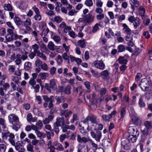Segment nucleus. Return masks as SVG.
<instances>
[{"label": "nucleus", "instance_id": "c9c22d12", "mask_svg": "<svg viewBox=\"0 0 152 152\" xmlns=\"http://www.w3.org/2000/svg\"><path fill=\"white\" fill-rule=\"evenodd\" d=\"M102 118L103 121H110V118H111V117L108 115H104L102 116Z\"/></svg>", "mask_w": 152, "mask_h": 152}, {"label": "nucleus", "instance_id": "0e129e2a", "mask_svg": "<svg viewBox=\"0 0 152 152\" xmlns=\"http://www.w3.org/2000/svg\"><path fill=\"white\" fill-rule=\"evenodd\" d=\"M6 42H10L13 40L12 36L10 35L8 33L7 36H6Z\"/></svg>", "mask_w": 152, "mask_h": 152}, {"label": "nucleus", "instance_id": "dca6fc26", "mask_svg": "<svg viewBox=\"0 0 152 152\" xmlns=\"http://www.w3.org/2000/svg\"><path fill=\"white\" fill-rule=\"evenodd\" d=\"M68 110H64L61 111V115H64L65 117L66 118H69V115L72 113V111L71 110L68 111Z\"/></svg>", "mask_w": 152, "mask_h": 152}, {"label": "nucleus", "instance_id": "2eb2a0df", "mask_svg": "<svg viewBox=\"0 0 152 152\" xmlns=\"http://www.w3.org/2000/svg\"><path fill=\"white\" fill-rule=\"evenodd\" d=\"M77 141L80 143H86L88 142V140L87 138L85 137H81L79 134L77 135Z\"/></svg>", "mask_w": 152, "mask_h": 152}, {"label": "nucleus", "instance_id": "6ab92c4d", "mask_svg": "<svg viewBox=\"0 0 152 152\" xmlns=\"http://www.w3.org/2000/svg\"><path fill=\"white\" fill-rule=\"evenodd\" d=\"M15 150L18 151L24 149V148L22 146V143L20 141H18L15 143Z\"/></svg>", "mask_w": 152, "mask_h": 152}, {"label": "nucleus", "instance_id": "1a4fd4ad", "mask_svg": "<svg viewBox=\"0 0 152 152\" xmlns=\"http://www.w3.org/2000/svg\"><path fill=\"white\" fill-rule=\"evenodd\" d=\"M54 118V116L53 115H48L47 117L43 119L42 122L43 124H49L53 121Z\"/></svg>", "mask_w": 152, "mask_h": 152}, {"label": "nucleus", "instance_id": "e2e57ef3", "mask_svg": "<svg viewBox=\"0 0 152 152\" xmlns=\"http://www.w3.org/2000/svg\"><path fill=\"white\" fill-rule=\"evenodd\" d=\"M56 61L57 64L58 65H60L62 63L63 61L62 58L60 55L58 56Z\"/></svg>", "mask_w": 152, "mask_h": 152}, {"label": "nucleus", "instance_id": "4d7b16f0", "mask_svg": "<svg viewBox=\"0 0 152 152\" xmlns=\"http://www.w3.org/2000/svg\"><path fill=\"white\" fill-rule=\"evenodd\" d=\"M103 3L101 0H97L96 2V6L97 7L101 8L103 6Z\"/></svg>", "mask_w": 152, "mask_h": 152}, {"label": "nucleus", "instance_id": "6e6552de", "mask_svg": "<svg viewBox=\"0 0 152 152\" xmlns=\"http://www.w3.org/2000/svg\"><path fill=\"white\" fill-rule=\"evenodd\" d=\"M131 120L132 123L135 125H140L141 123V120L134 114L131 117Z\"/></svg>", "mask_w": 152, "mask_h": 152}, {"label": "nucleus", "instance_id": "7c9ffc66", "mask_svg": "<svg viewBox=\"0 0 152 152\" xmlns=\"http://www.w3.org/2000/svg\"><path fill=\"white\" fill-rule=\"evenodd\" d=\"M140 20L139 19L136 18L133 23L134 28L135 29L137 28V27L140 25Z\"/></svg>", "mask_w": 152, "mask_h": 152}, {"label": "nucleus", "instance_id": "49530a36", "mask_svg": "<svg viewBox=\"0 0 152 152\" xmlns=\"http://www.w3.org/2000/svg\"><path fill=\"white\" fill-rule=\"evenodd\" d=\"M99 25H100L98 23H96L93 27L92 32L94 33L96 32L99 28Z\"/></svg>", "mask_w": 152, "mask_h": 152}, {"label": "nucleus", "instance_id": "9d476101", "mask_svg": "<svg viewBox=\"0 0 152 152\" xmlns=\"http://www.w3.org/2000/svg\"><path fill=\"white\" fill-rule=\"evenodd\" d=\"M110 75V72L107 70H104L100 73V76L104 80L107 79Z\"/></svg>", "mask_w": 152, "mask_h": 152}, {"label": "nucleus", "instance_id": "680f3d73", "mask_svg": "<svg viewBox=\"0 0 152 152\" xmlns=\"http://www.w3.org/2000/svg\"><path fill=\"white\" fill-rule=\"evenodd\" d=\"M27 53H28L27 52H25L24 54L21 55H20V58L21 60H22L23 61L26 60L28 58Z\"/></svg>", "mask_w": 152, "mask_h": 152}, {"label": "nucleus", "instance_id": "09e8293b", "mask_svg": "<svg viewBox=\"0 0 152 152\" xmlns=\"http://www.w3.org/2000/svg\"><path fill=\"white\" fill-rule=\"evenodd\" d=\"M42 64V61L39 59H37L35 61V65L37 67H40Z\"/></svg>", "mask_w": 152, "mask_h": 152}, {"label": "nucleus", "instance_id": "864d4df0", "mask_svg": "<svg viewBox=\"0 0 152 152\" xmlns=\"http://www.w3.org/2000/svg\"><path fill=\"white\" fill-rule=\"evenodd\" d=\"M41 68L45 71H47L48 70V65L45 63L42 64L41 66Z\"/></svg>", "mask_w": 152, "mask_h": 152}, {"label": "nucleus", "instance_id": "a211bd4d", "mask_svg": "<svg viewBox=\"0 0 152 152\" xmlns=\"http://www.w3.org/2000/svg\"><path fill=\"white\" fill-rule=\"evenodd\" d=\"M7 33L10 35L12 36L13 40H16L17 38L18 35L16 33H14L13 30L10 28H9L7 30Z\"/></svg>", "mask_w": 152, "mask_h": 152}, {"label": "nucleus", "instance_id": "393cba45", "mask_svg": "<svg viewBox=\"0 0 152 152\" xmlns=\"http://www.w3.org/2000/svg\"><path fill=\"white\" fill-rule=\"evenodd\" d=\"M24 69L26 70H30L31 69V64L29 61L25 62L24 64Z\"/></svg>", "mask_w": 152, "mask_h": 152}, {"label": "nucleus", "instance_id": "e433bc0d", "mask_svg": "<svg viewBox=\"0 0 152 152\" xmlns=\"http://www.w3.org/2000/svg\"><path fill=\"white\" fill-rule=\"evenodd\" d=\"M78 45L80 46L82 48H85L86 46V45L84 40H80L78 41Z\"/></svg>", "mask_w": 152, "mask_h": 152}, {"label": "nucleus", "instance_id": "c03bdc74", "mask_svg": "<svg viewBox=\"0 0 152 152\" xmlns=\"http://www.w3.org/2000/svg\"><path fill=\"white\" fill-rule=\"evenodd\" d=\"M38 130H41L43 127V125L41 121L39 120L36 124Z\"/></svg>", "mask_w": 152, "mask_h": 152}, {"label": "nucleus", "instance_id": "39448f33", "mask_svg": "<svg viewBox=\"0 0 152 152\" xmlns=\"http://www.w3.org/2000/svg\"><path fill=\"white\" fill-rule=\"evenodd\" d=\"M8 120L10 123L12 124H16L18 125L20 123L18 117L14 114H11L9 115Z\"/></svg>", "mask_w": 152, "mask_h": 152}, {"label": "nucleus", "instance_id": "f8f14e48", "mask_svg": "<svg viewBox=\"0 0 152 152\" xmlns=\"http://www.w3.org/2000/svg\"><path fill=\"white\" fill-rule=\"evenodd\" d=\"M122 26L123 27V32L128 35H130L132 33V31L126 23H124Z\"/></svg>", "mask_w": 152, "mask_h": 152}, {"label": "nucleus", "instance_id": "412c9836", "mask_svg": "<svg viewBox=\"0 0 152 152\" xmlns=\"http://www.w3.org/2000/svg\"><path fill=\"white\" fill-rule=\"evenodd\" d=\"M21 60L20 58V54L18 53L15 56V62L17 65H20L21 62Z\"/></svg>", "mask_w": 152, "mask_h": 152}, {"label": "nucleus", "instance_id": "79ce46f5", "mask_svg": "<svg viewBox=\"0 0 152 152\" xmlns=\"http://www.w3.org/2000/svg\"><path fill=\"white\" fill-rule=\"evenodd\" d=\"M85 4L87 6L90 7L93 5V2L92 0H86L84 2Z\"/></svg>", "mask_w": 152, "mask_h": 152}, {"label": "nucleus", "instance_id": "bf43d9fd", "mask_svg": "<svg viewBox=\"0 0 152 152\" xmlns=\"http://www.w3.org/2000/svg\"><path fill=\"white\" fill-rule=\"evenodd\" d=\"M59 126H58L56 124H53V130L56 133L58 134L59 132V129L58 128Z\"/></svg>", "mask_w": 152, "mask_h": 152}, {"label": "nucleus", "instance_id": "9b49d317", "mask_svg": "<svg viewBox=\"0 0 152 152\" xmlns=\"http://www.w3.org/2000/svg\"><path fill=\"white\" fill-rule=\"evenodd\" d=\"M31 23L30 19L27 18L24 22V26H25L26 29L28 31L31 30V28L30 26L31 25Z\"/></svg>", "mask_w": 152, "mask_h": 152}, {"label": "nucleus", "instance_id": "4468645a", "mask_svg": "<svg viewBox=\"0 0 152 152\" xmlns=\"http://www.w3.org/2000/svg\"><path fill=\"white\" fill-rule=\"evenodd\" d=\"M58 126H61L64 124V121L63 118L57 117L56 122L54 123Z\"/></svg>", "mask_w": 152, "mask_h": 152}, {"label": "nucleus", "instance_id": "4c0bfd02", "mask_svg": "<svg viewBox=\"0 0 152 152\" xmlns=\"http://www.w3.org/2000/svg\"><path fill=\"white\" fill-rule=\"evenodd\" d=\"M20 77L15 76H12V80L16 84H18L19 83V80Z\"/></svg>", "mask_w": 152, "mask_h": 152}, {"label": "nucleus", "instance_id": "5fc2aeb1", "mask_svg": "<svg viewBox=\"0 0 152 152\" xmlns=\"http://www.w3.org/2000/svg\"><path fill=\"white\" fill-rule=\"evenodd\" d=\"M78 119L77 115L75 114H74L73 115V118L70 120V122L71 123H73L75 121L77 120Z\"/></svg>", "mask_w": 152, "mask_h": 152}, {"label": "nucleus", "instance_id": "bb28decb", "mask_svg": "<svg viewBox=\"0 0 152 152\" xmlns=\"http://www.w3.org/2000/svg\"><path fill=\"white\" fill-rule=\"evenodd\" d=\"M49 76V73L46 72H41L39 74V76L42 80L46 79V78L48 77Z\"/></svg>", "mask_w": 152, "mask_h": 152}, {"label": "nucleus", "instance_id": "72a5a7b5", "mask_svg": "<svg viewBox=\"0 0 152 152\" xmlns=\"http://www.w3.org/2000/svg\"><path fill=\"white\" fill-rule=\"evenodd\" d=\"M89 120L93 124L96 123V118L95 116L92 115H89Z\"/></svg>", "mask_w": 152, "mask_h": 152}, {"label": "nucleus", "instance_id": "58836bf2", "mask_svg": "<svg viewBox=\"0 0 152 152\" xmlns=\"http://www.w3.org/2000/svg\"><path fill=\"white\" fill-rule=\"evenodd\" d=\"M90 121L89 116H87L86 118L83 120L81 121L84 124L87 125V129L88 130L89 128V126L88 124V122Z\"/></svg>", "mask_w": 152, "mask_h": 152}, {"label": "nucleus", "instance_id": "c756f323", "mask_svg": "<svg viewBox=\"0 0 152 152\" xmlns=\"http://www.w3.org/2000/svg\"><path fill=\"white\" fill-rule=\"evenodd\" d=\"M0 125L2 126V128L4 129L6 128V124L4 118H0Z\"/></svg>", "mask_w": 152, "mask_h": 152}, {"label": "nucleus", "instance_id": "0eeeda50", "mask_svg": "<svg viewBox=\"0 0 152 152\" xmlns=\"http://www.w3.org/2000/svg\"><path fill=\"white\" fill-rule=\"evenodd\" d=\"M128 133L130 135H134V136H139V132L137 128L135 126H130L128 129Z\"/></svg>", "mask_w": 152, "mask_h": 152}, {"label": "nucleus", "instance_id": "f03ea898", "mask_svg": "<svg viewBox=\"0 0 152 152\" xmlns=\"http://www.w3.org/2000/svg\"><path fill=\"white\" fill-rule=\"evenodd\" d=\"M92 65L101 70H103L105 68V64L102 60H96L94 61L92 64Z\"/></svg>", "mask_w": 152, "mask_h": 152}, {"label": "nucleus", "instance_id": "69168bd1", "mask_svg": "<svg viewBox=\"0 0 152 152\" xmlns=\"http://www.w3.org/2000/svg\"><path fill=\"white\" fill-rule=\"evenodd\" d=\"M27 148L28 151L31 152H34L33 146L31 143L28 144Z\"/></svg>", "mask_w": 152, "mask_h": 152}, {"label": "nucleus", "instance_id": "6e6d98bb", "mask_svg": "<svg viewBox=\"0 0 152 152\" xmlns=\"http://www.w3.org/2000/svg\"><path fill=\"white\" fill-rule=\"evenodd\" d=\"M54 20L57 23H60L62 21V19L60 16H57L54 17Z\"/></svg>", "mask_w": 152, "mask_h": 152}, {"label": "nucleus", "instance_id": "de8ad7c7", "mask_svg": "<svg viewBox=\"0 0 152 152\" xmlns=\"http://www.w3.org/2000/svg\"><path fill=\"white\" fill-rule=\"evenodd\" d=\"M139 12L141 14V16L142 17H143L145 12V9L142 6H140L139 8Z\"/></svg>", "mask_w": 152, "mask_h": 152}, {"label": "nucleus", "instance_id": "338daca9", "mask_svg": "<svg viewBox=\"0 0 152 152\" xmlns=\"http://www.w3.org/2000/svg\"><path fill=\"white\" fill-rule=\"evenodd\" d=\"M79 127L80 128V132L83 134L85 135L87 132L86 130L84 129V127H82L80 124L79 125Z\"/></svg>", "mask_w": 152, "mask_h": 152}, {"label": "nucleus", "instance_id": "a878e982", "mask_svg": "<svg viewBox=\"0 0 152 152\" xmlns=\"http://www.w3.org/2000/svg\"><path fill=\"white\" fill-rule=\"evenodd\" d=\"M118 61L120 64H126L127 62V60L124 57H120Z\"/></svg>", "mask_w": 152, "mask_h": 152}, {"label": "nucleus", "instance_id": "f257e3e1", "mask_svg": "<svg viewBox=\"0 0 152 152\" xmlns=\"http://www.w3.org/2000/svg\"><path fill=\"white\" fill-rule=\"evenodd\" d=\"M45 88L50 92H51V88L54 90L57 89V86L55 80L54 79L50 80L49 84L46 83L45 86Z\"/></svg>", "mask_w": 152, "mask_h": 152}, {"label": "nucleus", "instance_id": "8fccbe9b", "mask_svg": "<svg viewBox=\"0 0 152 152\" xmlns=\"http://www.w3.org/2000/svg\"><path fill=\"white\" fill-rule=\"evenodd\" d=\"M53 40L57 43H59L61 40V38L59 36L57 35L54 36L53 37Z\"/></svg>", "mask_w": 152, "mask_h": 152}, {"label": "nucleus", "instance_id": "3c124183", "mask_svg": "<svg viewBox=\"0 0 152 152\" xmlns=\"http://www.w3.org/2000/svg\"><path fill=\"white\" fill-rule=\"evenodd\" d=\"M118 49L119 52H122L125 50V47L124 45H121L118 46Z\"/></svg>", "mask_w": 152, "mask_h": 152}, {"label": "nucleus", "instance_id": "13d9d810", "mask_svg": "<svg viewBox=\"0 0 152 152\" xmlns=\"http://www.w3.org/2000/svg\"><path fill=\"white\" fill-rule=\"evenodd\" d=\"M37 56L40 58H42L44 60H47L46 56L42 53H41L40 52L37 55Z\"/></svg>", "mask_w": 152, "mask_h": 152}, {"label": "nucleus", "instance_id": "423d86ee", "mask_svg": "<svg viewBox=\"0 0 152 152\" xmlns=\"http://www.w3.org/2000/svg\"><path fill=\"white\" fill-rule=\"evenodd\" d=\"M82 16L85 18L86 23L89 24L93 22L94 18V16L90 13H88L86 15H82Z\"/></svg>", "mask_w": 152, "mask_h": 152}, {"label": "nucleus", "instance_id": "b1692460", "mask_svg": "<svg viewBox=\"0 0 152 152\" xmlns=\"http://www.w3.org/2000/svg\"><path fill=\"white\" fill-rule=\"evenodd\" d=\"M20 9H26L28 6V2L27 1H21L20 2Z\"/></svg>", "mask_w": 152, "mask_h": 152}, {"label": "nucleus", "instance_id": "ddd939ff", "mask_svg": "<svg viewBox=\"0 0 152 152\" xmlns=\"http://www.w3.org/2000/svg\"><path fill=\"white\" fill-rule=\"evenodd\" d=\"M7 134H8V136L9 137V141L12 145H15L14 141L15 136L12 133H10L9 132H7Z\"/></svg>", "mask_w": 152, "mask_h": 152}, {"label": "nucleus", "instance_id": "f3484780", "mask_svg": "<svg viewBox=\"0 0 152 152\" xmlns=\"http://www.w3.org/2000/svg\"><path fill=\"white\" fill-rule=\"evenodd\" d=\"M55 99L56 101V103L59 104L60 103L64 102L66 100V98L64 96H56Z\"/></svg>", "mask_w": 152, "mask_h": 152}, {"label": "nucleus", "instance_id": "20e7f679", "mask_svg": "<svg viewBox=\"0 0 152 152\" xmlns=\"http://www.w3.org/2000/svg\"><path fill=\"white\" fill-rule=\"evenodd\" d=\"M95 131H91L90 133L91 137L94 138L97 142H99L102 137V135L101 132L94 129Z\"/></svg>", "mask_w": 152, "mask_h": 152}, {"label": "nucleus", "instance_id": "4be33fe9", "mask_svg": "<svg viewBox=\"0 0 152 152\" xmlns=\"http://www.w3.org/2000/svg\"><path fill=\"white\" fill-rule=\"evenodd\" d=\"M55 146L56 147V149L59 151H62L64 150V148L61 144L56 142L54 143Z\"/></svg>", "mask_w": 152, "mask_h": 152}, {"label": "nucleus", "instance_id": "a19ab883", "mask_svg": "<svg viewBox=\"0 0 152 152\" xmlns=\"http://www.w3.org/2000/svg\"><path fill=\"white\" fill-rule=\"evenodd\" d=\"M139 105L140 107H144L145 106V104L142 98H140L139 99Z\"/></svg>", "mask_w": 152, "mask_h": 152}, {"label": "nucleus", "instance_id": "a18cd8bd", "mask_svg": "<svg viewBox=\"0 0 152 152\" xmlns=\"http://www.w3.org/2000/svg\"><path fill=\"white\" fill-rule=\"evenodd\" d=\"M88 148L84 147H79L77 149V152H88Z\"/></svg>", "mask_w": 152, "mask_h": 152}, {"label": "nucleus", "instance_id": "5701e85b", "mask_svg": "<svg viewBox=\"0 0 152 152\" xmlns=\"http://www.w3.org/2000/svg\"><path fill=\"white\" fill-rule=\"evenodd\" d=\"M138 136H134V135H129L128 137V140L130 142L134 143L135 142Z\"/></svg>", "mask_w": 152, "mask_h": 152}, {"label": "nucleus", "instance_id": "f704fd0d", "mask_svg": "<svg viewBox=\"0 0 152 152\" xmlns=\"http://www.w3.org/2000/svg\"><path fill=\"white\" fill-rule=\"evenodd\" d=\"M14 20L15 23L17 26H20L21 25L22 22L19 18L17 17H15Z\"/></svg>", "mask_w": 152, "mask_h": 152}, {"label": "nucleus", "instance_id": "473e14b6", "mask_svg": "<svg viewBox=\"0 0 152 152\" xmlns=\"http://www.w3.org/2000/svg\"><path fill=\"white\" fill-rule=\"evenodd\" d=\"M129 3L130 4H134L135 7H138L140 5L138 0H130Z\"/></svg>", "mask_w": 152, "mask_h": 152}, {"label": "nucleus", "instance_id": "052dcab7", "mask_svg": "<svg viewBox=\"0 0 152 152\" xmlns=\"http://www.w3.org/2000/svg\"><path fill=\"white\" fill-rule=\"evenodd\" d=\"M104 17V15L103 14H99L96 15V18L98 20H102Z\"/></svg>", "mask_w": 152, "mask_h": 152}, {"label": "nucleus", "instance_id": "aec40b11", "mask_svg": "<svg viewBox=\"0 0 152 152\" xmlns=\"http://www.w3.org/2000/svg\"><path fill=\"white\" fill-rule=\"evenodd\" d=\"M144 125L146 129L150 130L152 129V121H145L144 122Z\"/></svg>", "mask_w": 152, "mask_h": 152}, {"label": "nucleus", "instance_id": "774afa93", "mask_svg": "<svg viewBox=\"0 0 152 152\" xmlns=\"http://www.w3.org/2000/svg\"><path fill=\"white\" fill-rule=\"evenodd\" d=\"M56 68L54 67H52L51 68L50 70V74L51 75H54L55 74Z\"/></svg>", "mask_w": 152, "mask_h": 152}, {"label": "nucleus", "instance_id": "ea45409f", "mask_svg": "<svg viewBox=\"0 0 152 152\" xmlns=\"http://www.w3.org/2000/svg\"><path fill=\"white\" fill-rule=\"evenodd\" d=\"M125 114L126 111L125 109L124 108H122L121 111V118H120V120L122 121L123 120V118Z\"/></svg>", "mask_w": 152, "mask_h": 152}, {"label": "nucleus", "instance_id": "7ed1b4c3", "mask_svg": "<svg viewBox=\"0 0 152 152\" xmlns=\"http://www.w3.org/2000/svg\"><path fill=\"white\" fill-rule=\"evenodd\" d=\"M148 83L149 81L147 79L144 78L141 80L139 86L142 91H147L149 89Z\"/></svg>", "mask_w": 152, "mask_h": 152}, {"label": "nucleus", "instance_id": "603ef678", "mask_svg": "<svg viewBox=\"0 0 152 152\" xmlns=\"http://www.w3.org/2000/svg\"><path fill=\"white\" fill-rule=\"evenodd\" d=\"M9 67L8 70L10 73H13L15 72L16 68L15 65H10Z\"/></svg>", "mask_w": 152, "mask_h": 152}, {"label": "nucleus", "instance_id": "2f4dec72", "mask_svg": "<svg viewBox=\"0 0 152 152\" xmlns=\"http://www.w3.org/2000/svg\"><path fill=\"white\" fill-rule=\"evenodd\" d=\"M4 8L5 10L8 11H12L13 9L12 6L10 4H5Z\"/></svg>", "mask_w": 152, "mask_h": 152}, {"label": "nucleus", "instance_id": "cd10ccee", "mask_svg": "<svg viewBox=\"0 0 152 152\" xmlns=\"http://www.w3.org/2000/svg\"><path fill=\"white\" fill-rule=\"evenodd\" d=\"M36 135L38 137H39L40 138H44L46 137V134L44 132H41L39 131V130L35 132Z\"/></svg>", "mask_w": 152, "mask_h": 152}, {"label": "nucleus", "instance_id": "c85d7f7f", "mask_svg": "<svg viewBox=\"0 0 152 152\" xmlns=\"http://www.w3.org/2000/svg\"><path fill=\"white\" fill-rule=\"evenodd\" d=\"M47 46L50 50L53 51L55 49V45L53 42L50 41L49 42Z\"/></svg>", "mask_w": 152, "mask_h": 152}, {"label": "nucleus", "instance_id": "37998d69", "mask_svg": "<svg viewBox=\"0 0 152 152\" xmlns=\"http://www.w3.org/2000/svg\"><path fill=\"white\" fill-rule=\"evenodd\" d=\"M7 148L5 145L4 144H0V152H5Z\"/></svg>", "mask_w": 152, "mask_h": 152}]
</instances>
